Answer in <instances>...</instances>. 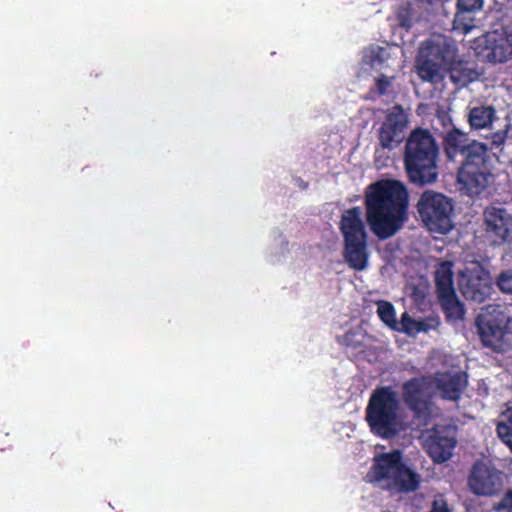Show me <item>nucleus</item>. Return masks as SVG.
Wrapping results in <instances>:
<instances>
[{
  "instance_id": "nucleus-1",
  "label": "nucleus",
  "mask_w": 512,
  "mask_h": 512,
  "mask_svg": "<svg viewBox=\"0 0 512 512\" xmlns=\"http://www.w3.org/2000/svg\"><path fill=\"white\" fill-rule=\"evenodd\" d=\"M408 190L398 180H379L365 191L366 220L379 239L395 235L407 220Z\"/></svg>"
},
{
  "instance_id": "nucleus-2",
  "label": "nucleus",
  "mask_w": 512,
  "mask_h": 512,
  "mask_svg": "<svg viewBox=\"0 0 512 512\" xmlns=\"http://www.w3.org/2000/svg\"><path fill=\"white\" fill-rule=\"evenodd\" d=\"M439 145L425 128L413 129L406 139L403 162L408 180L418 186L435 183L438 179Z\"/></svg>"
},
{
  "instance_id": "nucleus-3",
  "label": "nucleus",
  "mask_w": 512,
  "mask_h": 512,
  "mask_svg": "<svg viewBox=\"0 0 512 512\" xmlns=\"http://www.w3.org/2000/svg\"><path fill=\"white\" fill-rule=\"evenodd\" d=\"M366 422L373 435L388 440L404 430L398 392L391 386L373 390L366 407Z\"/></svg>"
},
{
  "instance_id": "nucleus-4",
  "label": "nucleus",
  "mask_w": 512,
  "mask_h": 512,
  "mask_svg": "<svg viewBox=\"0 0 512 512\" xmlns=\"http://www.w3.org/2000/svg\"><path fill=\"white\" fill-rule=\"evenodd\" d=\"M369 475L373 482H385V488L396 493L415 492L422 482L421 475L403 461L400 450L376 456Z\"/></svg>"
},
{
  "instance_id": "nucleus-5",
  "label": "nucleus",
  "mask_w": 512,
  "mask_h": 512,
  "mask_svg": "<svg viewBox=\"0 0 512 512\" xmlns=\"http://www.w3.org/2000/svg\"><path fill=\"white\" fill-rule=\"evenodd\" d=\"M456 56L457 46L451 38L443 34L433 35L420 46L416 59L417 74L423 81L440 83Z\"/></svg>"
},
{
  "instance_id": "nucleus-6",
  "label": "nucleus",
  "mask_w": 512,
  "mask_h": 512,
  "mask_svg": "<svg viewBox=\"0 0 512 512\" xmlns=\"http://www.w3.org/2000/svg\"><path fill=\"white\" fill-rule=\"evenodd\" d=\"M343 237V256L349 267L364 270L368 263V234L362 219V209L354 206L345 210L339 221Z\"/></svg>"
},
{
  "instance_id": "nucleus-7",
  "label": "nucleus",
  "mask_w": 512,
  "mask_h": 512,
  "mask_svg": "<svg viewBox=\"0 0 512 512\" xmlns=\"http://www.w3.org/2000/svg\"><path fill=\"white\" fill-rule=\"evenodd\" d=\"M416 207L421 220L430 231L446 234L453 228V203L444 194L433 190L424 191Z\"/></svg>"
},
{
  "instance_id": "nucleus-8",
  "label": "nucleus",
  "mask_w": 512,
  "mask_h": 512,
  "mask_svg": "<svg viewBox=\"0 0 512 512\" xmlns=\"http://www.w3.org/2000/svg\"><path fill=\"white\" fill-rule=\"evenodd\" d=\"M483 231L487 243L492 247L512 244V214L499 205H489L483 210Z\"/></svg>"
},
{
  "instance_id": "nucleus-9",
  "label": "nucleus",
  "mask_w": 512,
  "mask_h": 512,
  "mask_svg": "<svg viewBox=\"0 0 512 512\" xmlns=\"http://www.w3.org/2000/svg\"><path fill=\"white\" fill-rule=\"evenodd\" d=\"M409 124V113L399 104L387 109L378 131V139L382 148L393 150L405 138Z\"/></svg>"
},
{
  "instance_id": "nucleus-10",
  "label": "nucleus",
  "mask_w": 512,
  "mask_h": 512,
  "mask_svg": "<svg viewBox=\"0 0 512 512\" xmlns=\"http://www.w3.org/2000/svg\"><path fill=\"white\" fill-rule=\"evenodd\" d=\"M457 445V427L454 425H435L428 431L425 439L427 454L435 463L448 461Z\"/></svg>"
},
{
  "instance_id": "nucleus-11",
  "label": "nucleus",
  "mask_w": 512,
  "mask_h": 512,
  "mask_svg": "<svg viewBox=\"0 0 512 512\" xmlns=\"http://www.w3.org/2000/svg\"><path fill=\"white\" fill-rule=\"evenodd\" d=\"M458 286L466 300L477 303L485 302L493 289L489 272L483 268L462 271L458 276Z\"/></svg>"
},
{
  "instance_id": "nucleus-12",
  "label": "nucleus",
  "mask_w": 512,
  "mask_h": 512,
  "mask_svg": "<svg viewBox=\"0 0 512 512\" xmlns=\"http://www.w3.org/2000/svg\"><path fill=\"white\" fill-rule=\"evenodd\" d=\"M468 486L475 495H496L501 491L503 486L501 472L490 468L482 461H477L471 468L468 477Z\"/></svg>"
},
{
  "instance_id": "nucleus-13",
  "label": "nucleus",
  "mask_w": 512,
  "mask_h": 512,
  "mask_svg": "<svg viewBox=\"0 0 512 512\" xmlns=\"http://www.w3.org/2000/svg\"><path fill=\"white\" fill-rule=\"evenodd\" d=\"M426 383L423 378H411L402 385V397L407 407L417 418L430 414L431 402L425 396Z\"/></svg>"
},
{
  "instance_id": "nucleus-14",
  "label": "nucleus",
  "mask_w": 512,
  "mask_h": 512,
  "mask_svg": "<svg viewBox=\"0 0 512 512\" xmlns=\"http://www.w3.org/2000/svg\"><path fill=\"white\" fill-rule=\"evenodd\" d=\"M476 326L483 346L496 352L504 351L507 331L495 317L479 315L476 318Z\"/></svg>"
},
{
  "instance_id": "nucleus-15",
  "label": "nucleus",
  "mask_w": 512,
  "mask_h": 512,
  "mask_svg": "<svg viewBox=\"0 0 512 512\" xmlns=\"http://www.w3.org/2000/svg\"><path fill=\"white\" fill-rule=\"evenodd\" d=\"M489 168H475L461 165L457 173V183L468 196L479 195L487 186Z\"/></svg>"
},
{
  "instance_id": "nucleus-16",
  "label": "nucleus",
  "mask_w": 512,
  "mask_h": 512,
  "mask_svg": "<svg viewBox=\"0 0 512 512\" xmlns=\"http://www.w3.org/2000/svg\"><path fill=\"white\" fill-rule=\"evenodd\" d=\"M467 383L468 379L465 372H440L435 376L436 388L445 400H459Z\"/></svg>"
},
{
  "instance_id": "nucleus-17",
  "label": "nucleus",
  "mask_w": 512,
  "mask_h": 512,
  "mask_svg": "<svg viewBox=\"0 0 512 512\" xmlns=\"http://www.w3.org/2000/svg\"><path fill=\"white\" fill-rule=\"evenodd\" d=\"M471 141L467 133L456 127L449 129L443 136V148L448 160L453 161L457 155H461Z\"/></svg>"
},
{
  "instance_id": "nucleus-18",
  "label": "nucleus",
  "mask_w": 512,
  "mask_h": 512,
  "mask_svg": "<svg viewBox=\"0 0 512 512\" xmlns=\"http://www.w3.org/2000/svg\"><path fill=\"white\" fill-rule=\"evenodd\" d=\"M434 280L437 298L456 293L454 287L453 263L451 261H442L436 267Z\"/></svg>"
},
{
  "instance_id": "nucleus-19",
  "label": "nucleus",
  "mask_w": 512,
  "mask_h": 512,
  "mask_svg": "<svg viewBox=\"0 0 512 512\" xmlns=\"http://www.w3.org/2000/svg\"><path fill=\"white\" fill-rule=\"evenodd\" d=\"M488 146L486 144L471 141L469 147L461 154L464 157L462 165H469L475 168H488Z\"/></svg>"
},
{
  "instance_id": "nucleus-20",
  "label": "nucleus",
  "mask_w": 512,
  "mask_h": 512,
  "mask_svg": "<svg viewBox=\"0 0 512 512\" xmlns=\"http://www.w3.org/2000/svg\"><path fill=\"white\" fill-rule=\"evenodd\" d=\"M496 118V110L493 106H476L470 109L468 122L473 129H484L491 127Z\"/></svg>"
},
{
  "instance_id": "nucleus-21",
  "label": "nucleus",
  "mask_w": 512,
  "mask_h": 512,
  "mask_svg": "<svg viewBox=\"0 0 512 512\" xmlns=\"http://www.w3.org/2000/svg\"><path fill=\"white\" fill-rule=\"evenodd\" d=\"M438 301L447 320L459 321L464 319L465 307L456 293L438 297Z\"/></svg>"
},
{
  "instance_id": "nucleus-22",
  "label": "nucleus",
  "mask_w": 512,
  "mask_h": 512,
  "mask_svg": "<svg viewBox=\"0 0 512 512\" xmlns=\"http://www.w3.org/2000/svg\"><path fill=\"white\" fill-rule=\"evenodd\" d=\"M464 66V63L462 61L456 62L454 61V64H451V67L447 68L446 71L450 73V79L455 84L466 86L468 83L472 82L476 79V72L467 69Z\"/></svg>"
},
{
  "instance_id": "nucleus-23",
  "label": "nucleus",
  "mask_w": 512,
  "mask_h": 512,
  "mask_svg": "<svg viewBox=\"0 0 512 512\" xmlns=\"http://www.w3.org/2000/svg\"><path fill=\"white\" fill-rule=\"evenodd\" d=\"M377 313L379 318L391 329L399 330V323L396 320L395 308L392 303L381 300L377 302Z\"/></svg>"
},
{
  "instance_id": "nucleus-24",
  "label": "nucleus",
  "mask_w": 512,
  "mask_h": 512,
  "mask_svg": "<svg viewBox=\"0 0 512 512\" xmlns=\"http://www.w3.org/2000/svg\"><path fill=\"white\" fill-rule=\"evenodd\" d=\"M498 437L512 451V411L509 410L506 419L497 424L496 427Z\"/></svg>"
},
{
  "instance_id": "nucleus-25",
  "label": "nucleus",
  "mask_w": 512,
  "mask_h": 512,
  "mask_svg": "<svg viewBox=\"0 0 512 512\" xmlns=\"http://www.w3.org/2000/svg\"><path fill=\"white\" fill-rule=\"evenodd\" d=\"M413 8L410 3L401 5L397 11L396 20L399 27L409 31L413 26Z\"/></svg>"
},
{
  "instance_id": "nucleus-26",
  "label": "nucleus",
  "mask_w": 512,
  "mask_h": 512,
  "mask_svg": "<svg viewBox=\"0 0 512 512\" xmlns=\"http://www.w3.org/2000/svg\"><path fill=\"white\" fill-rule=\"evenodd\" d=\"M483 7V0H457V14L459 18L465 13H474L480 11Z\"/></svg>"
},
{
  "instance_id": "nucleus-27",
  "label": "nucleus",
  "mask_w": 512,
  "mask_h": 512,
  "mask_svg": "<svg viewBox=\"0 0 512 512\" xmlns=\"http://www.w3.org/2000/svg\"><path fill=\"white\" fill-rule=\"evenodd\" d=\"M509 129L510 124L507 123L503 129L491 133L490 137L486 136V138H490V147H488V149L501 151Z\"/></svg>"
},
{
  "instance_id": "nucleus-28",
  "label": "nucleus",
  "mask_w": 512,
  "mask_h": 512,
  "mask_svg": "<svg viewBox=\"0 0 512 512\" xmlns=\"http://www.w3.org/2000/svg\"><path fill=\"white\" fill-rule=\"evenodd\" d=\"M507 42H509V50L507 52L503 51L502 45H495L492 48L491 56L495 62L504 63L512 55V31L507 33Z\"/></svg>"
},
{
  "instance_id": "nucleus-29",
  "label": "nucleus",
  "mask_w": 512,
  "mask_h": 512,
  "mask_svg": "<svg viewBox=\"0 0 512 512\" xmlns=\"http://www.w3.org/2000/svg\"><path fill=\"white\" fill-rule=\"evenodd\" d=\"M440 319L437 316H429L424 319L418 320L416 328L414 327L415 333L428 332L430 330H437L440 326Z\"/></svg>"
},
{
  "instance_id": "nucleus-30",
  "label": "nucleus",
  "mask_w": 512,
  "mask_h": 512,
  "mask_svg": "<svg viewBox=\"0 0 512 512\" xmlns=\"http://www.w3.org/2000/svg\"><path fill=\"white\" fill-rule=\"evenodd\" d=\"M496 285L501 292L512 295V269L502 271L496 278Z\"/></svg>"
},
{
  "instance_id": "nucleus-31",
  "label": "nucleus",
  "mask_w": 512,
  "mask_h": 512,
  "mask_svg": "<svg viewBox=\"0 0 512 512\" xmlns=\"http://www.w3.org/2000/svg\"><path fill=\"white\" fill-rule=\"evenodd\" d=\"M417 322L418 321L411 318L407 312H404L401 315V321H400L401 328L399 327L398 331H404L408 334H413V333H415L414 327L416 328Z\"/></svg>"
},
{
  "instance_id": "nucleus-32",
  "label": "nucleus",
  "mask_w": 512,
  "mask_h": 512,
  "mask_svg": "<svg viewBox=\"0 0 512 512\" xmlns=\"http://www.w3.org/2000/svg\"><path fill=\"white\" fill-rule=\"evenodd\" d=\"M356 333L353 331H347L341 338L340 342L348 347L358 348L361 345L360 341L354 340Z\"/></svg>"
},
{
  "instance_id": "nucleus-33",
  "label": "nucleus",
  "mask_w": 512,
  "mask_h": 512,
  "mask_svg": "<svg viewBox=\"0 0 512 512\" xmlns=\"http://www.w3.org/2000/svg\"><path fill=\"white\" fill-rule=\"evenodd\" d=\"M391 85V81L385 76L382 75L376 80V89L379 95H385L387 93L388 88Z\"/></svg>"
},
{
  "instance_id": "nucleus-34",
  "label": "nucleus",
  "mask_w": 512,
  "mask_h": 512,
  "mask_svg": "<svg viewBox=\"0 0 512 512\" xmlns=\"http://www.w3.org/2000/svg\"><path fill=\"white\" fill-rule=\"evenodd\" d=\"M499 507L512 509V489L508 490L499 502Z\"/></svg>"
},
{
  "instance_id": "nucleus-35",
  "label": "nucleus",
  "mask_w": 512,
  "mask_h": 512,
  "mask_svg": "<svg viewBox=\"0 0 512 512\" xmlns=\"http://www.w3.org/2000/svg\"><path fill=\"white\" fill-rule=\"evenodd\" d=\"M437 119L439 120V122L441 123V125L443 127H448V126L452 125V118L449 115V113H447V112H444V111L438 112Z\"/></svg>"
},
{
  "instance_id": "nucleus-36",
  "label": "nucleus",
  "mask_w": 512,
  "mask_h": 512,
  "mask_svg": "<svg viewBox=\"0 0 512 512\" xmlns=\"http://www.w3.org/2000/svg\"><path fill=\"white\" fill-rule=\"evenodd\" d=\"M429 512H450L447 503L442 502L441 504L437 501L433 502L432 509Z\"/></svg>"
}]
</instances>
